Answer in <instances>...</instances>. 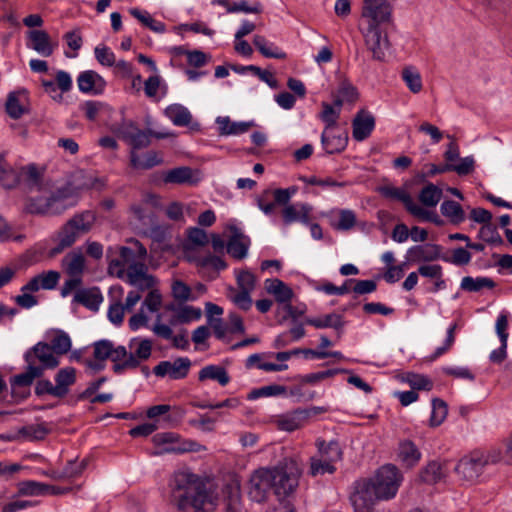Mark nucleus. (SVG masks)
I'll list each match as a JSON object with an SVG mask.
<instances>
[{
	"label": "nucleus",
	"instance_id": "obj_1",
	"mask_svg": "<svg viewBox=\"0 0 512 512\" xmlns=\"http://www.w3.org/2000/svg\"><path fill=\"white\" fill-rule=\"evenodd\" d=\"M170 502L179 512H214L217 494L190 470L175 471L169 480Z\"/></svg>",
	"mask_w": 512,
	"mask_h": 512
},
{
	"label": "nucleus",
	"instance_id": "obj_2",
	"mask_svg": "<svg viewBox=\"0 0 512 512\" xmlns=\"http://www.w3.org/2000/svg\"><path fill=\"white\" fill-rule=\"evenodd\" d=\"M403 477L398 468L387 464L380 467L375 476L357 483L350 500L355 512H369L376 501L394 498Z\"/></svg>",
	"mask_w": 512,
	"mask_h": 512
},
{
	"label": "nucleus",
	"instance_id": "obj_3",
	"mask_svg": "<svg viewBox=\"0 0 512 512\" xmlns=\"http://www.w3.org/2000/svg\"><path fill=\"white\" fill-rule=\"evenodd\" d=\"M75 204L74 188L66 184L50 191L48 195L29 199L26 210L31 214L58 215Z\"/></svg>",
	"mask_w": 512,
	"mask_h": 512
},
{
	"label": "nucleus",
	"instance_id": "obj_4",
	"mask_svg": "<svg viewBox=\"0 0 512 512\" xmlns=\"http://www.w3.org/2000/svg\"><path fill=\"white\" fill-rule=\"evenodd\" d=\"M271 472L272 490L278 497L289 496L297 489L302 469L294 458H284L273 467Z\"/></svg>",
	"mask_w": 512,
	"mask_h": 512
},
{
	"label": "nucleus",
	"instance_id": "obj_5",
	"mask_svg": "<svg viewBox=\"0 0 512 512\" xmlns=\"http://www.w3.org/2000/svg\"><path fill=\"white\" fill-rule=\"evenodd\" d=\"M298 192L297 186L288 188H278L273 190V198L278 205L283 206L281 217L284 226H289L294 222H300L309 225L313 207L309 203L298 202L290 204L291 198Z\"/></svg>",
	"mask_w": 512,
	"mask_h": 512
},
{
	"label": "nucleus",
	"instance_id": "obj_6",
	"mask_svg": "<svg viewBox=\"0 0 512 512\" xmlns=\"http://www.w3.org/2000/svg\"><path fill=\"white\" fill-rule=\"evenodd\" d=\"M498 461L499 455L497 453L477 450L463 456L454 470L460 481L465 484H475L482 476L485 467Z\"/></svg>",
	"mask_w": 512,
	"mask_h": 512
},
{
	"label": "nucleus",
	"instance_id": "obj_7",
	"mask_svg": "<svg viewBox=\"0 0 512 512\" xmlns=\"http://www.w3.org/2000/svg\"><path fill=\"white\" fill-rule=\"evenodd\" d=\"M127 246L119 247V258L111 259L108 265L109 271L118 278L124 279L127 272L135 265H146L147 249L137 239H129Z\"/></svg>",
	"mask_w": 512,
	"mask_h": 512
},
{
	"label": "nucleus",
	"instance_id": "obj_8",
	"mask_svg": "<svg viewBox=\"0 0 512 512\" xmlns=\"http://www.w3.org/2000/svg\"><path fill=\"white\" fill-rule=\"evenodd\" d=\"M362 17L368 23L369 32L394 28L392 6L388 0H363Z\"/></svg>",
	"mask_w": 512,
	"mask_h": 512
},
{
	"label": "nucleus",
	"instance_id": "obj_9",
	"mask_svg": "<svg viewBox=\"0 0 512 512\" xmlns=\"http://www.w3.org/2000/svg\"><path fill=\"white\" fill-rule=\"evenodd\" d=\"M152 442L155 446L161 447L156 453L164 454H184L189 452H200L205 450V446L197 441L183 438L175 432H160L152 436Z\"/></svg>",
	"mask_w": 512,
	"mask_h": 512
},
{
	"label": "nucleus",
	"instance_id": "obj_10",
	"mask_svg": "<svg viewBox=\"0 0 512 512\" xmlns=\"http://www.w3.org/2000/svg\"><path fill=\"white\" fill-rule=\"evenodd\" d=\"M61 266L65 274L69 276L61 288V296L67 297L82 284L86 268L85 257L80 251H72L63 257Z\"/></svg>",
	"mask_w": 512,
	"mask_h": 512
},
{
	"label": "nucleus",
	"instance_id": "obj_11",
	"mask_svg": "<svg viewBox=\"0 0 512 512\" xmlns=\"http://www.w3.org/2000/svg\"><path fill=\"white\" fill-rule=\"evenodd\" d=\"M26 364L36 366L41 369V376L45 370H52L59 366V357L54 353L53 349L46 342H37L24 353Z\"/></svg>",
	"mask_w": 512,
	"mask_h": 512
},
{
	"label": "nucleus",
	"instance_id": "obj_12",
	"mask_svg": "<svg viewBox=\"0 0 512 512\" xmlns=\"http://www.w3.org/2000/svg\"><path fill=\"white\" fill-rule=\"evenodd\" d=\"M379 192L385 198L402 202L407 211L413 216L418 217L423 221L436 222L437 216L416 204L411 195L405 189L386 185L380 187Z\"/></svg>",
	"mask_w": 512,
	"mask_h": 512
},
{
	"label": "nucleus",
	"instance_id": "obj_13",
	"mask_svg": "<svg viewBox=\"0 0 512 512\" xmlns=\"http://www.w3.org/2000/svg\"><path fill=\"white\" fill-rule=\"evenodd\" d=\"M271 472L268 467H262L255 470L248 483V495L252 501L261 503L264 502L270 490L271 486Z\"/></svg>",
	"mask_w": 512,
	"mask_h": 512
},
{
	"label": "nucleus",
	"instance_id": "obj_14",
	"mask_svg": "<svg viewBox=\"0 0 512 512\" xmlns=\"http://www.w3.org/2000/svg\"><path fill=\"white\" fill-rule=\"evenodd\" d=\"M191 364V360L188 357H178L173 361L164 360L153 368V373L157 377H168L171 380H180L187 377Z\"/></svg>",
	"mask_w": 512,
	"mask_h": 512
},
{
	"label": "nucleus",
	"instance_id": "obj_15",
	"mask_svg": "<svg viewBox=\"0 0 512 512\" xmlns=\"http://www.w3.org/2000/svg\"><path fill=\"white\" fill-rule=\"evenodd\" d=\"M129 356L122 368L136 369L142 362L148 360L152 353V341L135 337L128 342Z\"/></svg>",
	"mask_w": 512,
	"mask_h": 512
},
{
	"label": "nucleus",
	"instance_id": "obj_16",
	"mask_svg": "<svg viewBox=\"0 0 512 512\" xmlns=\"http://www.w3.org/2000/svg\"><path fill=\"white\" fill-rule=\"evenodd\" d=\"M146 265H135L132 267L131 272H127L124 280L131 286L135 287V291L141 294L145 291H151L156 288L157 280L154 276L147 273Z\"/></svg>",
	"mask_w": 512,
	"mask_h": 512
},
{
	"label": "nucleus",
	"instance_id": "obj_17",
	"mask_svg": "<svg viewBox=\"0 0 512 512\" xmlns=\"http://www.w3.org/2000/svg\"><path fill=\"white\" fill-rule=\"evenodd\" d=\"M231 236L227 241V252L235 259L241 260L248 254L251 245L250 238L241 229L233 226L230 228Z\"/></svg>",
	"mask_w": 512,
	"mask_h": 512
},
{
	"label": "nucleus",
	"instance_id": "obj_18",
	"mask_svg": "<svg viewBox=\"0 0 512 512\" xmlns=\"http://www.w3.org/2000/svg\"><path fill=\"white\" fill-rule=\"evenodd\" d=\"M78 88L83 93L99 95L106 87V81L93 70H87L79 74L77 78Z\"/></svg>",
	"mask_w": 512,
	"mask_h": 512
},
{
	"label": "nucleus",
	"instance_id": "obj_19",
	"mask_svg": "<svg viewBox=\"0 0 512 512\" xmlns=\"http://www.w3.org/2000/svg\"><path fill=\"white\" fill-rule=\"evenodd\" d=\"M223 497L226 505V512H246L240 491V483L236 479H232L223 487Z\"/></svg>",
	"mask_w": 512,
	"mask_h": 512
},
{
	"label": "nucleus",
	"instance_id": "obj_20",
	"mask_svg": "<svg viewBox=\"0 0 512 512\" xmlns=\"http://www.w3.org/2000/svg\"><path fill=\"white\" fill-rule=\"evenodd\" d=\"M375 127V118L372 114L365 111H360L355 116L352 123V135L357 141L367 139Z\"/></svg>",
	"mask_w": 512,
	"mask_h": 512
},
{
	"label": "nucleus",
	"instance_id": "obj_21",
	"mask_svg": "<svg viewBox=\"0 0 512 512\" xmlns=\"http://www.w3.org/2000/svg\"><path fill=\"white\" fill-rule=\"evenodd\" d=\"M311 416L310 410L296 409L277 419V427L280 430L292 432L302 427Z\"/></svg>",
	"mask_w": 512,
	"mask_h": 512
},
{
	"label": "nucleus",
	"instance_id": "obj_22",
	"mask_svg": "<svg viewBox=\"0 0 512 512\" xmlns=\"http://www.w3.org/2000/svg\"><path fill=\"white\" fill-rule=\"evenodd\" d=\"M365 44L375 60L383 61L390 50L387 34H365Z\"/></svg>",
	"mask_w": 512,
	"mask_h": 512
},
{
	"label": "nucleus",
	"instance_id": "obj_23",
	"mask_svg": "<svg viewBox=\"0 0 512 512\" xmlns=\"http://www.w3.org/2000/svg\"><path fill=\"white\" fill-rule=\"evenodd\" d=\"M25 44L43 57L51 56L57 46L49 34H28Z\"/></svg>",
	"mask_w": 512,
	"mask_h": 512
},
{
	"label": "nucleus",
	"instance_id": "obj_24",
	"mask_svg": "<svg viewBox=\"0 0 512 512\" xmlns=\"http://www.w3.org/2000/svg\"><path fill=\"white\" fill-rule=\"evenodd\" d=\"M316 446L318 449L316 455L332 465H335L343 458V451L339 442L336 440L327 442L325 440L318 439L316 441Z\"/></svg>",
	"mask_w": 512,
	"mask_h": 512
},
{
	"label": "nucleus",
	"instance_id": "obj_25",
	"mask_svg": "<svg viewBox=\"0 0 512 512\" xmlns=\"http://www.w3.org/2000/svg\"><path fill=\"white\" fill-rule=\"evenodd\" d=\"M114 348L113 342L110 340H99L93 344V355L94 361L88 360L87 366L95 371L102 370L104 368L103 362L109 359L112 349Z\"/></svg>",
	"mask_w": 512,
	"mask_h": 512
},
{
	"label": "nucleus",
	"instance_id": "obj_26",
	"mask_svg": "<svg viewBox=\"0 0 512 512\" xmlns=\"http://www.w3.org/2000/svg\"><path fill=\"white\" fill-rule=\"evenodd\" d=\"M321 143L326 153H340L347 147L348 135L346 132L335 135L325 128L321 134Z\"/></svg>",
	"mask_w": 512,
	"mask_h": 512
},
{
	"label": "nucleus",
	"instance_id": "obj_27",
	"mask_svg": "<svg viewBox=\"0 0 512 512\" xmlns=\"http://www.w3.org/2000/svg\"><path fill=\"white\" fill-rule=\"evenodd\" d=\"M414 262H431L442 259L441 247L436 244H424L411 247L408 250Z\"/></svg>",
	"mask_w": 512,
	"mask_h": 512
},
{
	"label": "nucleus",
	"instance_id": "obj_28",
	"mask_svg": "<svg viewBox=\"0 0 512 512\" xmlns=\"http://www.w3.org/2000/svg\"><path fill=\"white\" fill-rule=\"evenodd\" d=\"M264 284L266 291L269 294H272L277 302L281 304H287L288 302H291V299L294 295L293 291L282 280L277 278L266 279Z\"/></svg>",
	"mask_w": 512,
	"mask_h": 512
},
{
	"label": "nucleus",
	"instance_id": "obj_29",
	"mask_svg": "<svg viewBox=\"0 0 512 512\" xmlns=\"http://www.w3.org/2000/svg\"><path fill=\"white\" fill-rule=\"evenodd\" d=\"M103 297L98 288L79 289L76 291L73 302L81 304L86 308L97 311Z\"/></svg>",
	"mask_w": 512,
	"mask_h": 512
},
{
	"label": "nucleus",
	"instance_id": "obj_30",
	"mask_svg": "<svg viewBox=\"0 0 512 512\" xmlns=\"http://www.w3.org/2000/svg\"><path fill=\"white\" fill-rule=\"evenodd\" d=\"M78 236L79 233L73 228V226L69 222H67L58 233V242L56 246H54L49 251V256L54 257L60 254L66 248L71 247L77 240Z\"/></svg>",
	"mask_w": 512,
	"mask_h": 512
},
{
	"label": "nucleus",
	"instance_id": "obj_31",
	"mask_svg": "<svg viewBox=\"0 0 512 512\" xmlns=\"http://www.w3.org/2000/svg\"><path fill=\"white\" fill-rule=\"evenodd\" d=\"M54 380L60 398H64L76 382V369L71 366L61 368L55 374Z\"/></svg>",
	"mask_w": 512,
	"mask_h": 512
},
{
	"label": "nucleus",
	"instance_id": "obj_32",
	"mask_svg": "<svg viewBox=\"0 0 512 512\" xmlns=\"http://www.w3.org/2000/svg\"><path fill=\"white\" fill-rule=\"evenodd\" d=\"M159 200L156 195H149L147 199L141 203L133 204L130 208L134 218L143 225H149L153 222V212L149 209V204L158 205Z\"/></svg>",
	"mask_w": 512,
	"mask_h": 512
},
{
	"label": "nucleus",
	"instance_id": "obj_33",
	"mask_svg": "<svg viewBox=\"0 0 512 512\" xmlns=\"http://www.w3.org/2000/svg\"><path fill=\"white\" fill-rule=\"evenodd\" d=\"M216 123L221 135H240L255 125L253 121L233 122L229 117H218Z\"/></svg>",
	"mask_w": 512,
	"mask_h": 512
},
{
	"label": "nucleus",
	"instance_id": "obj_34",
	"mask_svg": "<svg viewBox=\"0 0 512 512\" xmlns=\"http://www.w3.org/2000/svg\"><path fill=\"white\" fill-rule=\"evenodd\" d=\"M162 163V158L157 152L149 151L143 155L136 151L130 153V164L135 169L148 170Z\"/></svg>",
	"mask_w": 512,
	"mask_h": 512
},
{
	"label": "nucleus",
	"instance_id": "obj_35",
	"mask_svg": "<svg viewBox=\"0 0 512 512\" xmlns=\"http://www.w3.org/2000/svg\"><path fill=\"white\" fill-rule=\"evenodd\" d=\"M164 114L175 126L179 127L188 126L192 120L190 111L178 103L166 107Z\"/></svg>",
	"mask_w": 512,
	"mask_h": 512
},
{
	"label": "nucleus",
	"instance_id": "obj_36",
	"mask_svg": "<svg viewBox=\"0 0 512 512\" xmlns=\"http://www.w3.org/2000/svg\"><path fill=\"white\" fill-rule=\"evenodd\" d=\"M305 323L317 329L333 328L341 330L344 326L343 318L340 314L330 313L320 317H308Z\"/></svg>",
	"mask_w": 512,
	"mask_h": 512
},
{
	"label": "nucleus",
	"instance_id": "obj_37",
	"mask_svg": "<svg viewBox=\"0 0 512 512\" xmlns=\"http://www.w3.org/2000/svg\"><path fill=\"white\" fill-rule=\"evenodd\" d=\"M216 2L229 13H259L262 10L259 2L249 3L248 0H216Z\"/></svg>",
	"mask_w": 512,
	"mask_h": 512
},
{
	"label": "nucleus",
	"instance_id": "obj_38",
	"mask_svg": "<svg viewBox=\"0 0 512 512\" xmlns=\"http://www.w3.org/2000/svg\"><path fill=\"white\" fill-rule=\"evenodd\" d=\"M200 381L214 380L221 386H226L230 382V376L227 370L219 365H207L203 367L198 374Z\"/></svg>",
	"mask_w": 512,
	"mask_h": 512
},
{
	"label": "nucleus",
	"instance_id": "obj_39",
	"mask_svg": "<svg viewBox=\"0 0 512 512\" xmlns=\"http://www.w3.org/2000/svg\"><path fill=\"white\" fill-rule=\"evenodd\" d=\"M96 221V214L91 210H86L74 215L69 222L73 228L79 233L84 234L91 230Z\"/></svg>",
	"mask_w": 512,
	"mask_h": 512
},
{
	"label": "nucleus",
	"instance_id": "obj_40",
	"mask_svg": "<svg viewBox=\"0 0 512 512\" xmlns=\"http://www.w3.org/2000/svg\"><path fill=\"white\" fill-rule=\"evenodd\" d=\"M253 43L264 57L275 59L286 58L285 52L274 43L267 41L265 37L260 34H256Z\"/></svg>",
	"mask_w": 512,
	"mask_h": 512
},
{
	"label": "nucleus",
	"instance_id": "obj_41",
	"mask_svg": "<svg viewBox=\"0 0 512 512\" xmlns=\"http://www.w3.org/2000/svg\"><path fill=\"white\" fill-rule=\"evenodd\" d=\"M165 184H185L192 181V170L189 167H177L162 174Z\"/></svg>",
	"mask_w": 512,
	"mask_h": 512
},
{
	"label": "nucleus",
	"instance_id": "obj_42",
	"mask_svg": "<svg viewBox=\"0 0 512 512\" xmlns=\"http://www.w3.org/2000/svg\"><path fill=\"white\" fill-rule=\"evenodd\" d=\"M398 456L403 463L407 466L415 465L421 458V453L416 445L410 441L405 440L399 444Z\"/></svg>",
	"mask_w": 512,
	"mask_h": 512
},
{
	"label": "nucleus",
	"instance_id": "obj_43",
	"mask_svg": "<svg viewBox=\"0 0 512 512\" xmlns=\"http://www.w3.org/2000/svg\"><path fill=\"white\" fill-rule=\"evenodd\" d=\"M494 287L495 282L488 277L473 278L471 276H466L462 278L460 283V288L468 292H478L484 288L493 289Z\"/></svg>",
	"mask_w": 512,
	"mask_h": 512
},
{
	"label": "nucleus",
	"instance_id": "obj_44",
	"mask_svg": "<svg viewBox=\"0 0 512 512\" xmlns=\"http://www.w3.org/2000/svg\"><path fill=\"white\" fill-rule=\"evenodd\" d=\"M130 14L136 18L141 24L143 28L152 30L154 32H164L165 24L161 21L155 20L149 12L145 10H140L138 8H132L130 10Z\"/></svg>",
	"mask_w": 512,
	"mask_h": 512
},
{
	"label": "nucleus",
	"instance_id": "obj_45",
	"mask_svg": "<svg viewBox=\"0 0 512 512\" xmlns=\"http://www.w3.org/2000/svg\"><path fill=\"white\" fill-rule=\"evenodd\" d=\"M287 394V388L283 385L271 384L253 389L247 395V399L250 401L263 398V397H277L285 396Z\"/></svg>",
	"mask_w": 512,
	"mask_h": 512
},
{
	"label": "nucleus",
	"instance_id": "obj_46",
	"mask_svg": "<svg viewBox=\"0 0 512 512\" xmlns=\"http://www.w3.org/2000/svg\"><path fill=\"white\" fill-rule=\"evenodd\" d=\"M440 210L443 216L448 218L450 222L459 224L464 221L465 213L461 205L453 200H445L440 206Z\"/></svg>",
	"mask_w": 512,
	"mask_h": 512
},
{
	"label": "nucleus",
	"instance_id": "obj_47",
	"mask_svg": "<svg viewBox=\"0 0 512 512\" xmlns=\"http://www.w3.org/2000/svg\"><path fill=\"white\" fill-rule=\"evenodd\" d=\"M418 197L424 206L436 207L441 200L442 190L433 183H429L421 189Z\"/></svg>",
	"mask_w": 512,
	"mask_h": 512
},
{
	"label": "nucleus",
	"instance_id": "obj_48",
	"mask_svg": "<svg viewBox=\"0 0 512 512\" xmlns=\"http://www.w3.org/2000/svg\"><path fill=\"white\" fill-rule=\"evenodd\" d=\"M41 377V369L36 368V366H31L27 364L26 371L20 374L15 375L11 379V387H29L36 378Z\"/></svg>",
	"mask_w": 512,
	"mask_h": 512
},
{
	"label": "nucleus",
	"instance_id": "obj_49",
	"mask_svg": "<svg viewBox=\"0 0 512 512\" xmlns=\"http://www.w3.org/2000/svg\"><path fill=\"white\" fill-rule=\"evenodd\" d=\"M80 110L89 121H95L100 114L110 112L111 108L101 101L88 100L80 104Z\"/></svg>",
	"mask_w": 512,
	"mask_h": 512
},
{
	"label": "nucleus",
	"instance_id": "obj_50",
	"mask_svg": "<svg viewBox=\"0 0 512 512\" xmlns=\"http://www.w3.org/2000/svg\"><path fill=\"white\" fill-rule=\"evenodd\" d=\"M46 484L35 480H25L17 483L19 496H43L45 495Z\"/></svg>",
	"mask_w": 512,
	"mask_h": 512
},
{
	"label": "nucleus",
	"instance_id": "obj_51",
	"mask_svg": "<svg viewBox=\"0 0 512 512\" xmlns=\"http://www.w3.org/2000/svg\"><path fill=\"white\" fill-rule=\"evenodd\" d=\"M402 79L412 93L422 90V78L419 71L413 66H407L402 70Z\"/></svg>",
	"mask_w": 512,
	"mask_h": 512
},
{
	"label": "nucleus",
	"instance_id": "obj_52",
	"mask_svg": "<svg viewBox=\"0 0 512 512\" xmlns=\"http://www.w3.org/2000/svg\"><path fill=\"white\" fill-rule=\"evenodd\" d=\"M49 345L53 349L54 353L60 357L70 351L72 342L67 333L58 330L54 337L51 339V343Z\"/></svg>",
	"mask_w": 512,
	"mask_h": 512
},
{
	"label": "nucleus",
	"instance_id": "obj_53",
	"mask_svg": "<svg viewBox=\"0 0 512 512\" xmlns=\"http://www.w3.org/2000/svg\"><path fill=\"white\" fill-rule=\"evenodd\" d=\"M448 414L446 402L439 398L432 400V411L430 416V426L437 427L443 423Z\"/></svg>",
	"mask_w": 512,
	"mask_h": 512
},
{
	"label": "nucleus",
	"instance_id": "obj_54",
	"mask_svg": "<svg viewBox=\"0 0 512 512\" xmlns=\"http://www.w3.org/2000/svg\"><path fill=\"white\" fill-rule=\"evenodd\" d=\"M443 478L442 466L432 461L420 472V479L424 483L435 484Z\"/></svg>",
	"mask_w": 512,
	"mask_h": 512
},
{
	"label": "nucleus",
	"instance_id": "obj_55",
	"mask_svg": "<svg viewBox=\"0 0 512 512\" xmlns=\"http://www.w3.org/2000/svg\"><path fill=\"white\" fill-rule=\"evenodd\" d=\"M336 471V466L328 463L326 460L321 459L317 455L310 458L309 475L317 477L324 474H333Z\"/></svg>",
	"mask_w": 512,
	"mask_h": 512
},
{
	"label": "nucleus",
	"instance_id": "obj_56",
	"mask_svg": "<svg viewBox=\"0 0 512 512\" xmlns=\"http://www.w3.org/2000/svg\"><path fill=\"white\" fill-rule=\"evenodd\" d=\"M128 351L125 346L119 345L117 347L114 346L112 349L111 355L109 359L113 362V371L116 374H122L126 370H132V368H122V365L128 359Z\"/></svg>",
	"mask_w": 512,
	"mask_h": 512
},
{
	"label": "nucleus",
	"instance_id": "obj_57",
	"mask_svg": "<svg viewBox=\"0 0 512 512\" xmlns=\"http://www.w3.org/2000/svg\"><path fill=\"white\" fill-rule=\"evenodd\" d=\"M48 433L49 429L43 423L26 425L19 430V434L30 441L42 440Z\"/></svg>",
	"mask_w": 512,
	"mask_h": 512
},
{
	"label": "nucleus",
	"instance_id": "obj_58",
	"mask_svg": "<svg viewBox=\"0 0 512 512\" xmlns=\"http://www.w3.org/2000/svg\"><path fill=\"white\" fill-rule=\"evenodd\" d=\"M19 175L20 180L26 182L29 187L38 186L42 178L41 172L34 163L21 167Z\"/></svg>",
	"mask_w": 512,
	"mask_h": 512
},
{
	"label": "nucleus",
	"instance_id": "obj_59",
	"mask_svg": "<svg viewBox=\"0 0 512 512\" xmlns=\"http://www.w3.org/2000/svg\"><path fill=\"white\" fill-rule=\"evenodd\" d=\"M348 372L346 369H328L325 371H319L315 373H309L306 375L298 376V380L301 384L310 383L314 384L317 382H320L326 378L333 377L339 373H346Z\"/></svg>",
	"mask_w": 512,
	"mask_h": 512
},
{
	"label": "nucleus",
	"instance_id": "obj_60",
	"mask_svg": "<svg viewBox=\"0 0 512 512\" xmlns=\"http://www.w3.org/2000/svg\"><path fill=\"white\" fill-rule=\"evenodd\" d=\"M456 328H457L456 323H453L452 325H450V327L447 329L446 338L444 340L443 345L436 348V350L433 352V354L428 356L429 361H431V362L435 361L437 358L444 355L452 348V346L454 345V342H455Z\"/></svg>",
	"mask_w": 512,
	"mask_h": 512
},
{
	"label": "nucleus",
	"instance_id": "obj_61",
	"mask_svg": "<svg viewBox=\"0 0 512 512\" xmlns=\"http://www.w3.org/2000/svg\"><path fill=\"white\" fill-rule=\"evenodd\" d=\"M356 224V214L350 209L339 210V219L336 223H332V227L340 231L351 230Z\"/></svg>",
	"mask_w": 512,
	"mask_h": 512
},
{
	"label": "nucleus",
	"instance_id": "obj_62",
	"mask_svg": "<svg viewBox=\"0 0 512 512\" xmlns=\"http://www.w3.org/2000/svg\"><path fill=\"white\" fill-rule=\"evenodd\" d=\"M405 381L410 385L412 390H431L433 388V382L427 376L408 373L405 377Z\"/></svg>",
	"mask_w": 512,
	"mask_h": 512
},
{
	"label": "nucleus",
	"instance_id": "obj_63",
	"mask_svg": "<svg viewBox=\"0 0 512 512\" xmlns=\"http://www.w3.org/2000/svg\"><path fill=\"white\" fill-rule=\"evenodd\" d=\"M478 237L490 244L493 245H501L503 240L498 233L497 227L491 223L482 225L479 230Z\"/></svg>",
	"mask_w": 512,
	"mask_h": 512
},
{
	"label": "nucleus",
	"instance_id": "obj_64",
	"mask_svg": "<svg viewBox=\"0 0 512 512\" xmlns=\"http://www.w3.org/2000/svg\"><path fill=\"white\" fill-rule=\"evenodd\" d=\"M6 112L13 119H18L25 113L16 92L9 93L6 101Z\"/></svg>",
	"mask_w": 512,
	"mask_h": 512
}]
</instances>
